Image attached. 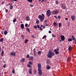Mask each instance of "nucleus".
<instances>
[{
  "label": "nucleus",
  "mask_w": 76,
  "mask_h": 76,
  "mask_svg": "<svg viewBox=\"0 0 76 76\" xmlns=\"http://www.w3.org/2000/svg\"><path fill=\"white\" fill-rule=\"evenodd\" d=\"M21 28L22 29H24V25L23 24H21L20 25Z\"/></svg>",
  "instance_id": "ddd939ff"
},
{
  "label": "nucleus",
  "mask_w": 76,
  "mask_h": 76,
  "mask_svg": "<svg viewBox=\"0 0 76 76\" xmlns=\"http://www.w3.org/2000/svg\"><path fill=\"white\" fill-rule=\"evenodd\" d=\"M61 23H59V28L61 27Z\"/></svg>",
  "instance_id": "f704fd0d"
},
{
  "label": "nucleus",
  "mask_w": 76,
  "mask_h": 76,
  "mask_svg": "<svg viewBox=\"0 0 76 76\" xmlns=\"http://www.w3.org/2000/svg\"><path fill=\"white\" fill-rule=\"evenodd\" d=\"M61 7L63 9H66V6L65 5L63 4H62Z\"/></svg>",
  "instance_id": "0eeeda50"
},
{
  "label": "nucleus",
  "mask_w": 76,
  "mask_h": 76,
  "mask_svg": "<svg viewBox=\"0 0 76 76\" xmlns=\"http://www.w3.org/2000/svg\"><path fill=\"white\" fill-rule=\"evenodd\" d=\"M4 35H7V31H5L4 32Z\"/></svg>",
  "instance_id": "6ab92c4d"
},
{
  "label": "nucleus",
  "mask_w": 76,
  "mask_h": 76,
  "mask_svg": "<svg viewBox=\"0 0 76 76\" xmlns=\"http://www.w3.org/2000/svg\"><path fill=\"white\" fill-rule=\"evenodd\" d=\"M34 54L36 53V51L35 50V49H34Z\"/></svg>",
  "instance_id": "2f4dec72"
},
{
  "label": "nucleus",
  "mask_w": 76,
  "mask_h": 76,
  "mask_svg": "<svg viewBox=\"0 0 76 76\" xmlns=\"http://www.w3.org/2000/svg\"><path fill=\"white\" fill-rule=\"evenodd\" d=\"M53 25L55 26H57V23L56 22H55L53 23Z\"/></svg>",
  "instance_id": "412c9836"
},
{
  "label": "nucleus",
  "mask_w": 76,
  "mask_h": 76,
  "mask_svg": "<svg viewBox=\"0 0 76 76\" xmlns=\"http://www.w3.org/2000/svg\"><path fill=\"white\" fill-rule=\"evenodd\" d=\"M37 67H38V70L41 69V65L40 64L38 63L37 64Z\"/></svg>",
  "instance_id": "20e7f679"
},
{
  "label": "nucleus",
  "mask_w": 76,
  "mask_h": 76,
  "mask_svg": "<svg viewBox=\"0 0 76 76\" xmlns=\"http://www.w3.org/2000/svg\"><path fill=\"white\" fill-rule=\"evenodd\" d=\"M27 58H28L29 57V54H27Z\"/></svg>",
  "instance_id": "a19ab883"
},
{
  "label": "nucleus",
  "mask_w": 76,
  "mask_h": 76,
  "mask_svg": "<svg viewBox=\"0 0 76 76\" xmlns=\"http://www.w3.org/2000/svg\"><path fill=\"white\" fill-rule=\"evenodd\" d=\"M36 53H34V57H35V56H36Z\"/></svg>",
  "instance_id": "13d9d810"
},
{
  "label": "nucleus",
  "mask_w": 76,
  "mask_h": 76,
  "mask_svg": "<svg viewBox=\"0 0 76 76\" xmlns=\"http://www.w3.org/2000/svg\"><path fill=\"white\" fill-rule=\"evenodd\" d=\"M13 6H10V10L13 9Z\"/></svg>",
  "instance_id": "4be33fe9"
},
{
  "label": "nucleus",
  "mask_w": 76,
  "mask_h": 76,
  "mask_svg": "<svg viewBox=\"0 0 76 76\" xmlns=\"http://www.w3.org/2000/svg\"><path fill=\"white\" fill-rule=\"evenodd\" d=\"M33 57L32 56H31L29 57V60H33Z\"/></svg>",
  "instance_id": "f3484780"
},
{
  "label": "nucleus",
  "mask_w": 76,
  "mask_h": 76,
  "mask_svg": "<svg viewBox=\"0 0 76 76\" xmlns=\"http://www.w3.org/2000/svg\"><path fill=\"white\" fill-rule=\"evenodd\" d=\"M52 35L53 37V38H55V37H56V35H55L54 34H52Z\"/></svg>",
  "instance_id": "7c9ffc66"
},
{
  "label": "nucleus",
  "mask_w": 76,
  "mask_h": 76,
  "mask_svg": "<svg viewBox=\"0 0 76 76\" xmlns=\"http://www.w3.org/2000/svg\"><path fill=\"white\" fill-rule=\"evenodd\" d=\"M3 67H4V68H5V67H6V64H5L4 66H3Z\"/></svg>",
  "instance_id": "37998d69"
},
{
  "label": "nucleus",
  "mask_w": 76,
  "mask_h": 76,
  "mask_svg": "<svg viewBox=\"0 0 76 76\" xmlns=\"http://www.w3.org/2000/svg\"><path fill=\"white\" fill-rule=\"evenodd\" d=\"M21 37L22 38H23V39L24 38V36H23V35H21Z\"/></svg>",
  "instance_id": "de8ad7c7"
},
{
  "label": "nucleus",
  "mask_w": 76,
  "mask_h": 76,
  "mask_svg": "<svg viewBox=\"0 0 76 76\" xmlns=\"http://www.w3.org/2000/svg\"><path fill=\"white\" fill-rule=\"evenodd\" d=\"M37 26L38 28L39 29V25H37Z\"/></svg>",
  "instance_id": "c03bdc74"
},
{
  "label": "nucleus",
  "mask_w": 76,
  "mask_h": 76,
  "mask_svg": "<svg viewBox=\"0 0 76 76\" xmlns=\"http://www.w3.org/2000/svg\"><path fill=\"white\" fill-rule=\"evenodd\" d=\"M9 5L10 6H12L13 4L12 3H11V4H9Z\"/></svg>",
  "instance_id": "ea45409f"
},
{
  "label": "nucleus",
  "mask_w": 76,
  "mask_h": 76,
  "mask_svg": "<svg viewBox=\"0 0 76 76\" xmlns=\"http://www.w3.org/2000/svg\"><path fill=\"white\" fill-rule=\"evenodd\" d=\"M54 17L55 18H56V19H57V16H54Z\"/></svg>",
  "instance_id": "bf43d9fd"
},
{
  "label": "nucleus",
  "mask_w": 76,
  "mask_h": 76,
  "mask_svg": "<svg viewBox=\"0 0 76 76\" xmlns=\"http://www.w3.org/2000/svg\"><path fill=\"white\" fill-rule=\"evenodd\" d=\"M41 27H42L43 26L42 25H41L40 26Z\"/></svg>",
  "instance_id": "e2e57ef3"
},
{
  "label": "nucleus",
  "mask_w": 76,
  "mask_h": 76,
  "mask_svg": "<svg viewBox=\"0 0 76 76\" xmlns=\"http://www.w3.org/2000/svg\"><path fill=\"white\" fill-rule=\"evenodd\" d=\"M26 20L27 21H29L30 20V18L29 17V16L28 15L26 17Z\"/></svg>",
  "instance_id": "1a4fd4ad"
},
{
  "label": "nucleus",
  "mask_w": 76,
  "mask_h": 76,
  "mask_svg": "<svg viewBox=\"0 0 76 76\" xmlns=\"http://www.w3.org/2000/svg\"><path fill=\"white\" fill-rule=\"evenodd\" d=\"M47 70H49L50 69V66L49 65H47L46 67Z\"/></svg>",
  "instance_id": "2eb2a0df"
},
{
  "label": "nucleus",
  "mask_w": 76,
  "mask_h": 76,
  "mask_svg": "<svg viewBox=\"0 0 76 76\" xmlns=\"http://www.w3.org/2000/svg\"><path fill=\"white\" fill-rule=\"evenodd\" d=\"M55 55V54L54 53L52 52L49 51L48 54H47V56L49 58H51V57L53 56H54Z\"/></svg>",
  "instance_id": "f257e3e1"
},
{
  "label": "nucleus",
  "mask_w": 76,
  "mask_h": 76,
  "mask_svg": "<svg viewBox=\"0 0 76 76\" xmlns=\"http://www.w3.org/2000/svg\"><path fill=\"white\" fill-rule=\"evenodd\" d=\"M28 63L29 64H31H31H32V62L31 61H29Z\"/></svg>",
  "instance_id": "72a5a7b5"
},
{
  "label": "nucleus",
  "mask_w": 76,
  "mask_h": 76,
  "mask_svg": "<svg viewBox=\"0 0 76 76\" xmlns=\"http://www.w3.org/2000/svg\"><path fill=\"white\" fill-rule=\"evenodd\" d=\"M32 37L33 38H34V35H32Z\"/></svg>",
  "instance_id": "0e129e2a"
},
{
  "label": "nucleus",
  "mask_w": 76,
  "mask_h": 76,
  "mask_svg": "<svg viewBox=\"0 0 76 76\" xmlns=\"http://www.w3.org/2000/svg\"><path fill=\"white\" fill-rule=\"evenodd\" d=\"M5 12H6V13H7V12H8V10H5Z\"/></svg>",
  "instance_id": "603ef678"
},
{
  "label": "nucleus",
  "mask_w": 76,
  "mask_h": 76,
  "mask_svg": "<svg viewBox=\"0 0 76 76\" xmlns=\"http://www.w3.org/2000/svg\"><path fill=\"white\" fill-rule=\"evenodd\" d=\"M72 40H73V41L75 40V37H74V36H72Z\"/></svg>",
  "instance_id": "a211bd4d"
},
{
  "label": "nucleus",
  "mask_w": 76,
  "mask_h": 76,
  "mask_svg": "<svg viewBox=\"0 0 76 76\" xmlns=\"http://www.w3.org/2000/svg\"><path fill=\"white\" fill-rule=\"evenodd\" d=\"M39 22V21L38 20H37L36 23H37V24H38Z\"/></svg>",
  "instance_id": "cd10ccee"
},
{
  "label": "nucleus",
  "mask_w": 76,
  "mask_h": 76,
  "mask_svg": "<svg viewBox=\"0 0 76 76\" xmlns=\"http://www.w3.org/2000/svg\"><path fill=\"white\" fill-rule=\"evenodd\" d=\"M39 29L41 30V31H42V28L41 27Z\"/></svg>",
  "instance_id": "3c124183"
},
{
  "label": "nucleus",
  "mask_w": 76,
  "mask_h": 76,
  "mask_svg": "<svg viewBox=\"0 0 76 76\" xmlns=\"http://www.w3.org/2000/svg\"><path fill=\"white\" fill-rule=\"evenodd\" d=\"M46 26H48V24H46Z\"/></svg>",
  "instance_id": "774afa93"
},
{
  "label": "nucleus",
  "mask_w": 76,
  "mask_h": 76,
  "mask_svg": "<svg viewBox=\"0 0 76 76\" xmlns=\"http://www.w3.org/2000/svg\"><path fill=\"white\" fill-rule=\"evenodd\" d=\"M61 40H62V41H64V40L65 39L64 36V35H61Z\"/></svg>",
  "instance_id": "6e6552de"
},
{
  "label": "nucleus",
  "mask_w": 76,
  "mask_h": 76,
  "mask_svg": "<svg viewBox=\"0 0 76 76\" xmlns=\"http://www.w3.org/2000/svg\"><path fill=\"white\" fill-rule=\"evenodd\" d=\"M1 55L2 56H3V55H4V51H2V53H1Z\"/></svg>",
  "instance_id": "c85d7f7f"
},
{
  "label": "nucleus",
  "mask_w": 76,
  "mask_h": 76,
  "mask_svg": "<svg viewBox=\"0 0 76 76\" xmlns=\"http://www.w3.org/2000/svg\"><path fill=\"white\" fill-rule=\"evenodd\" d=\"M44 0H42V1H41V3H43V2H44Z\"/></svg>",
  "instance_id": "4d7b16f0"
},
{
  "label": "nucleus",
  "mask_w": 76,
  "mask_h": 76,
  "mask_svg": "<svg viewBox=\"0 0 76 76\" xmlns=\"http://www.w3.org/2000/svg\"><path fill=\"white\" fill-rule=\"evenodd\" d=\"M45 26H43V29H44L45 28Z\"/></svg>",
  "instance_id": "680f3d73"
},
{
  "label": "nucleus",
  "mask_w": 76,
  "mask_h": 76,
  "mask_svg": "<svg viewBox=\"0 0 76 76\" xmlns=\"http://www.w3.org/2000/svg\"><path fill=\"white\" fill-rule=\"evenodd\" d=\"M27 67H31V65H29V64H27Z\"/></svg>",
  "instance_id": "58836bf2"
},
{
  "label": "nucleus",
  "mask_w": 76,
  "mask_h": 76,
  "mask_svg": "<svg viewBox=\"0 0 76 76\" xmlns=\"http://www.w3.org/2000/svg\"><path fill=\"white\" fill-rule=\"evenodd\" d=\"M12 72L13 73V74H14V73H15V70H13L12 71Z\"/></svg>",
  "instance_id": "09e8293b"
},
{
  "label": "nucleus",
  "mask_w": 76,
  "mask_h": 76,
  "mask_svg": "<svg viewBox=\"0 0 76 76\" xmlns=\"http://www.w3.org/2000/svg\"><path fill=\"white\" fill-rule=\"evenodd\" d=\"M59 11L58 10H56L53 12V14H58Z\"/></svg>",
  "instance_id": "9d476101"
},
{
  "label": "nucleus",
  "mask_w": 76,
  "mask_h": 76,
  "mask_svg": "<svg viewBox=\"0 0 76 76\" xmlns=\"http://www.w3.org/2000/svg\"><path fill=\"white\" fill-rule=\"evenodd\" d=\"M28 2H30V3H32V0H28Z\"/></svg>",
  "instance_id": "473e14b6"
},
{
  "label": "nucleus",
  "mask_w": 76,
  "mask_h": 76,
  "mask_svg": "<svg viewBox=\"0 0 76 76\" xmlns=\"http://www.w3.org/2000/svg\"><path fill=\"white\" fill-rule=\"evenodd\" d=\"M38 74L39 76H41L42 73V70L41 69H38Z\"/></svg>",
  "instance_id": "423d86ee"
},
{
  "label": "nucleus",
  "mask_w": 76,
  "mask_h": 76,
  "mask_svg": "<svg viewBox=\"0 0 76 76\" xmlns=\"http://www.w3.org/2000/svg\"><path fill=\"white\" fill-rule=\"evenodd\" d=\"M41 54V51H39L38 52V54Z\"/></svg>",
  "instance_id": "4c0bfd02"
},
{
  "label": "nucleus",
  "mask_w": 76,
  "mask_h": 76,
  "mask_svg": "<svg viewBox=\"0 0 76 76\" xmlns=\"http://www.w3.org/2000/svg\"><path fill=\"white\" fill-rule=\"evenodd\" d=\"M72 46H71L70 45L69 46V47L68 48L69 50H72Z\"/></svg>",
  "instance_id": "dca6fc26"
},
{
  "label": "nucleus",
  "mask_w": 76,
  "mask_h": 76,
  "mask_svg": "<svg viewBox=\"0 0 76 76\" xmlns=\"http://www.w3.org/2000/svg\"><path fill=\"white\" fill-rule=\"evenodd\" d=\"M65 20H68V18H65Z\"/></svg>",
  "instance_id": "6e6d98bb"
},
{
  "label": "nucleus",
  "mask_w": 76,
  "mask_h": 76,
  "mask_svg": "<svg viewBox=\"0 0 76 76\" xmlns=\"http://www.w3.org/2000/svg\"><path fill=\"white\" fill-rule=\"evenodd\" d=\"M34 28H36H36H37V26H34Z\"/></svg>",
  "instance_id": "8fccbe9b"
},
{
  "label": "nucleus",
  "mask_w": 76,
  "mask_h": 76,
  "mask_svg": "<svg viewBox=\"0 0 76 76\" xmlns=\"http://www.w3.org/2000/svg\"><path fill=\"white\" fill-rule=\"evenodd\" d=\"M16 20H17L16 19H14L13 20V22H14V23H15V22H16Z\"/></svg>",
  "instance_id": "b1692460"
},
{
  "label": "nucleus",
  "mask_w": 76,
  "mask_h": 76,
  "mask_svg": "<svg viewBox=\"0 0 76 76\" xmlns=\"http://www.w3.org/2000/svg\"><path fill=\"white\" fill-rule=\"evenodd\" d=\"M25 61V58H23L21 60V62H23Z\"/></svg>",
  "instance_id": "a878e982"
},
{
  "label": "nucleus",
  "mask_w": 76,
  "mask_h": 76,
  "mask_svg": "<svg viewBox=\"0 0 76 76\" xmlns=\"http://www.w3.org/2000/svg\"><path fill=\"white\" fill-rule=\"evenodd\" d=\"M4 1H2V4H4Z\"/></svg>",
  "instance_id": "052dcab7"
},
{
  "label": "nucleus",
  "mask_w": 76,
  "mask_h": 76,
  "mask_svg": "<svg viewBox=\"0 0 76 76\" xmlns=\"http://www.w3.org/2000/svg\"><path fill=\"white\" fill-rule=\"evenodd\" d=\"M30 6L31 7H34V5H33L32 4H30Z\"/></svg>",
  "instance_id": "a18cd8bd"
},
{
  "label": "nucleus",
  "mask_w": 76,
  "mask_h": 76,
  "mask_svg": "<svg viewBox=\"0 0 76 76\" xmlns=\"http://www.w3.org/2000/svg\"><path fill=\"white\" fill-rule=\"evenodd\" d=\"M75 43H76V39H75Z\"/></svg>",
  "instance_id": "338daca9"
},
{
  "label": "nucleus",
  "mask_w": 76,
  "mask_h": 76,
  "mask_svg": "<svg viewBox=\"0 0 76 76\" xmlns=\"http://www.w3.org/2000/svg\"><path fill=\"white\" fill-rule=\"evenodd\" d=\"M28 42V40L26 39L25 40V43H27Z\"/></svg>",
  "instance_id": "bb28decb"
},
{
  "label": "nucleus",
  "mask_w": 76,
  "mask_h": 76,
  "mask_svg": "<svg viewBox=\"0 0 76 76\" xmlns=\"http://www.w3.org/2000/svg\"><path fill=\"white\" fill-rule=\"evenodd\" d=\"M49 33L50 34H51V31H49Z\"/></svg>",
  "instance_id": "5fc2aeb1"
},
{
  "label": "nucleus",
  "mask_w": 76,
  "mask_h": 76,
  "mask_svg": "<svg viewBox=\"0 0 76 76\" xmlns=\"http://www.w3.org/2000/svg\"><path fill=\"white\" fill-rule=\"evenodd\" d=\"M44 22L45 23L47 22V20H46Z\"/></svg>",
  "instance_id": "864d4df0"
},
{
  "label": "nucleus",
  "mask_w": 76,
  "mask_h": 76,
  "mask_svg": "<svg viewBox=\"0 0 76 76\" xmlns=\"http://www.w3.org/2000/svg\"><path fill=\"white\" fill-rule=\"evenodd\" d=\"M71 18L72 20H74L75 19V15L71 16Z\"/></svg>",
  "instance_id": "f8f14e48"
},
{
  "label": "nucleus",
  "mask_w": 76,
  "mask_h": 76,
  "mask_svg": "<svg viewBox=\"0 0 76 76\" xmlns=\"http://www.w3.org/2000/svg\"><path fill=\"white\" fill-rule=\"evenodd\" d=\"M14 1H17V0H14Z\"/></svg>",
  "instance_id": "69168bd1"
},
{
  "label": "nucleus",
  "mask_w": 76,
  "mask_h": 76,
  "mask_svg": "<svg viewBox=\"0 0 76 76\" xmlns=\"http://www.w3.org/2000/svg\"><path fill=\"white\" fill-rule=\"evenodd\" d=\"M58 18L59 19H60L61 18V16H60V15H58Z\"/></svg>",
  "instance_id": "49530a36"
},
{
  "label": "nucleus",
  "mask_w": 76,
  "mask_h": 76,
  "mask_svg": "<svg viewBox=\"0 0 76 76\" xmlns=\"http://www.w3.org/2000/svg\"><path fill=\"white\" fill-rule=\"evenodd\" d=\"M56 4H58V1H56Z\"/></svg>",
  "instance_id": "e433bc0d"
},
{
  "label": "nucleus",
  "mask_w": 76,
  "mask_h": 76,
  "mask_svg": "<svg viewBox=\"0 0 76 76\" xmlns=\"http://www.w3.org/2000/svg\"><path fill=\"white\" fill-rule=\"evenodd\" d=\"M46 35H44L43 37L42 38V39H44L45 38H46Z\"/></svg>",
  "instance_id": "c9c22d12"
},
{
  "label": "nucleus",
  "mask_w": 76,
  "mask_h": 76,
  "mask_svg": "<svg viewBox=\"0 0 76 76\" xmlns=\"http://www.w3.org/2000/svg\"><path fill=\"white\" fill-rule=\"evenodd\" d=\"M71 59V58H70V57H69L67 58V60L68 61H70V60Z\"/></svg>",
  "instance_id": "393cba45"
},
{
  "label": "nucleus",
  "mask_w": 76,
  "mask_h": 76,
  "mask_svg": "<svg viewBox=\"0 0 76 76\" xmlns=\"http://www.w3.org/2000/svg\"><path fill=\"white\" fill-rule=\"evenodd\" d=\"M29 73L31 75L32 74V70H31V69H29Z\"/></svg>",
  "instance_id": "aec40b11"
},
{
  "label": "nucleus",
  "mask_w": 76,
  "mask_h": 76,
  "mask_svg": "<svg viewBox=\"0 0 76 76\" xmlns=\"http://www.w3.org/2000/svg\"><path fill=\"white\" fill-rule=\"evenodd\" d=\"M51 10H48L46 11V15L48 16H50L51 15Z\"/></svg>",
  "instance_id": "7ed1b4c3"
},
{
  "label": "nucleus",
  "mask_w": 76,
  "mask_h": 76,
  "mask_svg": "<svg viewBox=\"0 0 76 76\" xmlns=\"http://www.w3.org/2000/svg\"><path fill=\"white\" fill-rule=\"evenodd\" d=\"M68 41H72V39H68Z\"/></svg>",
  "instance_id": "c756f323"
},
{
  "label": "nucleus",
  "mask_w": 76,
  "mask_h": 76,
  "mask_svg": "<svg viewBox=\"0 0 76 76\" xmlns=\"http://www.w3.org/2000/svg\"><path fill=\"white\" fill-rule=\"evenodd\" d=\"M57 50V49H55L54 50V51L56 54H59V52H58L59 49H58Z\"/></svg>",
  "instance_id": "39448f33"
},
{
  "label": "nucleus",
  "mask_w": 76,
  "mask_h": 76,
  "mask_svg": "<svg viewBox=\"0 0 76 76\" xmlns=\"http://www.w3.org/2000/svg\"><path fill=\"white\" fill-rule=\"evenodd\" d=\"M10 54L11 56H14L15 57V55L16 54V53L15 52H12L10 53Z\"/></svg>",
  "instance_id": "9b49d317"
},
{
  "label": "nucleus",
  "mask_w": 76,
  "mask_h": 76,
  "mask_svg": "<svg viewBox=\"0 0 76 76\" xmlns=\"http://www.w3.org/2000/svg\"><path fill=\"white\" fill-rule=\"evenodd\" d=\"M28 26V24H26L25 25V26L26 27H27Z\"/></svg>",
  "instance_id": "79ce46f5"
},
{
  "label": "nucleus",
  "mask_w": 76,
  "mask_h": 76,
  "mask_svg": "<svg viewBox=\"0 0 76 76\" xmlns=\"http://www.w3.org/2000/svg\"><path fill=\"white\" fill-rule=\"evenodd\" d=\"M26 30L29 32V33H31V32H30V29H29V28H26Z\"/></svg>",
  "instance_id": "4468645a"
},
{
  "label": "nucleus",
  "mask_w": 76,
  "mask_h": 76,
  "mask_svg": "<svg viewBox=\"0 0 76 76\" xmlns=\"http://www.w3.org/2000/svg\"><path fill=\"white\" fill-rule=\"evenodd\" d=\"M39 19H40V22H43L44 20V18H45V16H44V14H42V15H39L38 16Z\"/></svg>",
  "instance_id": "f03ea898"
},
{
  "label": "nucleus",
  "mask_w": 76,
  "mask_h": 76,
  "mask_svg": "<svg viewBox=\"0 0 76 76\" xmlns=\"http://www.w3.org/2000/svg\"><path fill=\"white\" fill-rule=\"evenodd\" d=\"M4 41V40L3 39V38H1L0 39V42H3Z\"/></svg>",
  "instance_id": "5701e85b"
}]
</instances>
